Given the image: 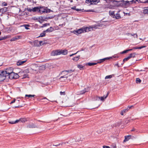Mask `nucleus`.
Masks as SVG:
<instances>
[{
	"label": "nucleus",
	"instance_id": "nucleus-23",
	"mask_svg": "<svg viewBox=\"0 0 148 148\" xmlns=\"http://www.w3.org/2000/svg\"><path fill=\"white\" fill-rule=\"evenodd\" d=\"M136 55V54L135 53H130L129 56L130 58H134L135 56Z\"/></svg>",
	"mask_w": 148,
	"mask_h": 148
},
{
	"label": "nucleus",
	"instance_id": "nucleus-18",
	"mask_svg": "<svg viewBox=\"0 0 148 148\" xmlns=\"http://www.w3.org/2000/svg\"><path fill=\"white\" fill-rule=\"evenodd\" d=\"M108 95V93L106 96H104L103 97H100V100L102 101H103L107 97Z\"/></svg>",
	"mask_w": 148,
	"mask_h": 148
},
{
	"label": "nucleus",
	"instance_id": "nucleus-34",
	"mask_svg": "<svg viewBox=\"0 0 148 148\" xmlns=\"http://www.w3.org/2000/svg\"><path fill=\"white\" fill-rule=\"evenodd\" d=\"M136 81L137 83H140L141 82V80L139 78H137Z\"/></svg>",
	"mask_w": 148,
	"mask_h": 148
},
{
	"label": "nucleus",
	"instance_id": "nucleus-26",
	"mask_svg": "<svg viewBox=\"0 0 148 148\" xmlns=\"http://www.w3.org/2000/svg\"><path fill=\"white\" fill-rule=\"evenodd\" d=\"M45 44V42H43L42 41H39V46H40L43 45Z\"/></svg>",
	"mask_w": 148,
	"mask_h": 148
},
{
	"label": "nucleus",
	"instance_id": "nucleus-48",
	"mask_svg": "<svg viewBox=\"0 0 148 148\" xmlns=\"http://www.w3.org/2000/svg\"><path fill=\"white\" fill-rule=\"evenodd\" d=\"M126 34L127 36H132V34L130 33H127Z\"/></svg>",
	"mask_w": 148,
	"mask_h": 148
},
{
	"label": "nucleus",
	"instance_id": "nucleus-39",
	"mask_svg": "<svg viewBox=\"0 0 148 148\" xmlns=\"http://www.w3.org/2000/svg\"><path fill=\"white\" fill-rule=\"evenodd\" d=\"M33 8H27V10L29 11V12H33Z\"/></svg>",
	"mask_w": 148,
	"mask_h": 148
},
{
	"label": "nucleus",
	"instance_id": "nucleus-29",
	"mask_svg": "<svg viewBox=\"0 0 148 148\" xmlns=\"http://www.w3.org/2000/svg\"><path fill=\"white\" fill-rule=\"evenodd\" d=\"M77 67L79 69H82L84 68V66H83L82 65L79 64H78L77 65Z\"/></svg>",
	"mask_w": 148,
	"mask_h": 148
},
{
	"label": "nucleus",
	"instance_id": "nucleus-55",
	"mask_svg": "<svg viewBox=\"0 0 148 148\" xmlns=\"http://www.w3.org/2000/svg\"><path fill=\"white\" fill-rule=\"evenodd\" d=\"M14 121H15V123H18V122L20 121V119L19 120H17Z\"/></svg>",
	"mask_w": 148,
	"mask_h": 148
},
{
	"label": "nucleus",
	"instance_id": "nucleus-11",
	"mask_svg": "<svg viewBox=\"0 0 148 148\" xmlns=\"http://www.w3.org/2000/svg\"><path fill=\"white\" fill-rule=\"evenodd\" d=\"M11 36L10 35H8L6 36H5L3 37H0V41L6 39L7 38H10Z\"/></svg>",
	"mask_w": 148,
	"mask_h": 148
},
{
	"label": "nucleus",
	"instance_id": "nucleus-47",
	"mask_svg": "<svg viewBox=\"0 0 148 148\" xmlns=\"http://www.w3.org/2000/svg\"><path fill=\"white\" fill-rule=\"evenodd\" d=\"M95 100H100V97L98 96H96L95 98Z\"/></svg>",
	"mask_w": 148,
	"mask_h": 148
},
{
	"label": "nucleus",
	"instance_id": "nucleus-17",
	"mask_svg": "<svg viewBox=\"0 0 148 148\" xmlns=\"http://www.w3.org/2000/svg\"><path fill=\"white\" fill-rule=\"evenodd\" d=\"M39 42L38 40H35L34 42V45L35 46L39 47Z\"/></svg>",
	"mask_w": 148,
	"mask_h": 148
},
{
	"label": "nucleus",
	"instance_id": "nucleus-4",
	"mask_svg": "<svg viewBox=\"0 0 148 148\" xmlns=\"http://www.w3.org/2000/svg\"><path fill=\"white\" fill-rule=\"evenodd\" d=\"M7 78V76L3 71L0 72V81H2Z\"/></svg>",
	"mask_w": 148,
	"mask_h": 148
},
{
	"label": "nucleus",
	"instance_id": "nucleus-64",
	"mask_svg": "<svg viewBox=\"0 0 148 148\" xmlns=\"http://www.w3.org/2000/svg\"><path fill=\"white\" fill-rule=\"evenodd\" d=\"M148 8H146L144 10H146V11L148 10Z\"/></svg>",
	"mask_w": 148,
	"mask_h": 148
},
{
	"label": "nucleus",
	"instance_id": "nucleus-21",
	"mask_svg": "<svg viewBox=\"0 0 148 148\" xmlns=\"http://www.w3.org/2000/svg\"><path fill=\"white\" fill-rule=\"evenodd\" d=\"M80 56H78L74 57L72 59L73 60L77 62V61L79 59Z\"/></svg>",
	"mask_w": 148,
	"mask_h": 148
},
{
	"label": "nucleus",
	"instance_id": "nucleus-43",
	"mask_svg": "<svg viewBox=\"0 0 148 148\" xmlns=\"http://www.w3.org/2000/svg\"><path fill=\"white\" fill-rule=\"evenodd\" d=\"M132 36H133L134 38H137L138 37V36L136 34H132Z\"/></svg>",
	"mask_w": 148,
	"mask_h": 148
},
{
	"label": "nucleus",
	"instance_id": "nucleus-32",
	"mask_svg": "<svg viewBox=\"0 0 148 148\" xmlns=\"http://www.w3.org/2000/svg\"><path fill=\"white\" fill-rule=\"evenodd\" d=\"M86 3H90L91 4H92V0H86Z\"/></svg>",
	"mask_w": 148,
	"mask_h": 148
},
{
	"label": "nucleus",
	"instance_id": "nucleus-10",
	"mask_svg": "<svg viewBox=\"0 0 148 148\" xmlns=\"http://www.w3.org/2000/svg\"><path fill=\"white\" fill-rule=\"evenodd\" d=\"M51 55L52 56H55L59 55L58 50L53 51L51 53Z\"/></svg>",
	"mask_w": 148,
	"mask_h": 148
},
{
	"label": "nucleus",
	"instance_id": "nucleus-31",
	"mask_svg": "<svg viewBox=\"0 0 148 148\" xmlns=\"http://www.w3.org/2000/svg\"><path fill=\"white\" fill-rule=\"evenodd\" d=\"M35 95H26L25 96L26 97H34Z\"/></svg>",
	"mask_w": 148,
	"mask_h": 148
},
{
	"label": "nucleus",
	"instance_id": "nucleus-6",
	"mask_svg": "<svg viewBox=\"0 0 148 148\" xmlns=\"http://www.w3.org/2000/svg\"><path fill=\"white\" fill-rule=\"evenodd\" d=\"M68 71H64L62 72V74L63 75L65 74V75L61 77L60 78L61 80V79L62 78L64 79L63 80H66V79H67L68 76L70 75H69L66 76V75H68Z\"/></svg>",
	"mask_w": 148,
	"mask_h": 148
},
{
	"label": "nucleus",
	"instance_id": "nucleus-33",
	"mask_svg": "<svg viewBox=\"0 0 148 148\" xmlns=\"http://www.w3.org/2000/svg\"><path fill=\"white\" fill-rule=\"evenodd\" d=\"M20 121L22 122H25L27 121V120L25 118H22L20 119Z\"/></svg>",
	"mask_w": 148,
	"mask_h": 148
},
{
	"label": "nucleus",
	"instance_id": "nucleus-22",
	"mask_svg": "<svg viewBox=\"0 0 148 148\" xmlns=\"http://www.w3.org/2000/svg\"><path fill=\"white\" fill-rule=\"evenodd\" d=\"M100 1V0H92V4H96Z\"/></svg>",
	"mask_w": 148,
	"mask_h": 148
},
{
	"label": "nucleus",
	"instance_id": "nucleus-13",
	"mask_svg": "<svg viewBox=\"0 0 148 148\" xmlns=\"http://www.w3.org/2000/svg\"><path fill=\"white\" fill-rule=\"evenodd\" d=\"M131 138V136H126L125 137V139L123 141L124 142L128 141Z\"/></svg>",
	"mask_w": 148,
	"mask_h": 148
},
{
	"label": "nucleus",
	"instance_id": "nucleus-8",
	"mask_svg": "<svg viewBox=\"0 0 148 148\" xmlns=\"http://www.w3.org/2000/svg\"><path fill=\"white\" fill-rule=\"evenodd\" d=\"M59 55L61 54H63L64 55H66L67 54L68 51L66 49H61L58 50Z\"/></svg>",
	"mask_w": 148,
	"mask_h": 148
},
{
	"label": "nucleus",
	"instance_id": "nucleus-53",
	"mask_svg": "<svg viewBox=\"0 0 148 148\" xmlns=\"http://www.w3.org/2000/svg\"><path fill=\"white\" fill-rule=\"evenodd\" d=\"M27 76H28V75H27L24 74L23 75V78H25L27 77Z\"/></svg>",
	"mask_w": 148,
	"mask_h": 148
},
{
	"label": "nucleus",
	"instance_id": "nucleus-42",
	"mask_svg": "<svg viewBox=\"0 0 148 148\" xmlns=\"http://www.w3.org/2000/svg\"><path fill=\"white\" fill-rule=\"evenodd\" d=\"M7 8L6 7H4L3 9V12H6L7 11Z\"/></svg>",
	"mask_w": 148,
	"mask_h": 148
},
{
	"label": "nucleus",
	"instance_id": "nucleus-1",
	"mask_svg": "<svg viewBox=\"0 0 148 148\" xmlns=\"http://www.w3.org/2000/svg\"><path fill=\"white\" fill-rule=\"evenodd\" d=\"M95 28L94 27H83L76 30H74L73 33L77 35L80 34L91 31Z\"/></svg>",
	"mask_w": 148,
	"mask_h": 148
},
{
	"label": "nucleus",
	"instance_id": "nucleus-20",
	"mask_svg": "<svg viewBox=\"0 0 148 148\" xmlns=\"http://www.w3.org/2000/svg\"><path fill=\"white\" fill-rule=\"evenodd\" d=\"M44 21L43 18L42 16H40L38 17V21L40 23H42Z\"/></svg>",
	"mask_w": 148,
	"mask_h": 148
},
{
	"label": "nucleus",
	"instance_id": "nucleus-51",
	"mask_svg": "<svg viewBox=\"0 0 148 148\" xmlns=\"http://www.w3.org/2000/svg\"><path fill=\"white\" fill-rule=\"evenodd\" d=\"M24 26L25 27V28L27 29H29V28H28V27L29 26V25H24Z\"/></svg>",
	"mask_w": 148,
	"mask_h": 148
},
{
	"label": "nucleus",
	"instance_id": "nucleus-57",
	"mask_svg": "<svg viewBox=\"0 0 148 148\" xmlns=\"http://www.w3.org/2000/svg\"><path fill=\"white\" fill-rule=\"evenodd\" d=\"M103 148H110L109 146H103Z\"/></svg>",
	"mask_w": 148,
	"mask_h": 148
},
{
	"label": "nucleus",
	"instance_id": "nucleus-56",
	"mask_svg": "<svg viewBox=\"0 0 148 148\" xmlns=\"http://www.w3.org/2000/svg\"><path fill=\"white\" fill-rule=\"evenodd\" d=\"M144 13L145 14H147L148 13V10L146 11V10H144Z\"/></svg>",
	"mask_w": 148,
	"mask_h": 148
},
{
	"label": "nucleus",
	"instance_id": "nucleus-30",
	"mask_svg": "<svg viewBox=\"0 0 148 148\" xmlns=\"http://www.w3.org/2000/svg\"><path fill=\"white\" fill-rule=\"evenodd\" d=\"M66 103L68 104L67 105H66V106H70L74 105V103L70 105V103L69 100H68L66 102Z\"/></svg>",
	"mask_w": 148,
	"mask_h": 148
},
{
	"label": "nucleus",
	"instance_id": "nucleus-61",
	"mask_svg": "<svg viewBox=\"0 0 148 148\" xmlns=\"http://www.w3.org/2000/svg\"><path fill=\"white\" fill-rule=\"evenodd\" d=\"M15 99H14V100L12 101L10 103V104L13 103H14L15 102Z\"/></svg>",
	"mask_w": 148,
	"mask_h": 148
},
{
	"label": "nucleus",
	"instance_id": "nucleus-12",
	"mask_svg": "<svg viewBox=\"0 0 148 148\" xmlns=\"http://www.w3.org/2000/svg\"><path fill=\"white\" fill-rule=\"evenodd\" d=\"M39 7H36L33 8V12H39Z\"/></svg>",
	"mask_w": 148,
	"mask_h": 148
},
{
	"label": "nucleus",
	"instance_id": "nucleus-15",
	"mask_svg": "<svg viewBox=\"0 0 148 148\" xmlns=\"http://www.w3.org/2000/svg\"><path fill=\"white\" fill-rule=\"evenodd\" d=\"M119 13V12H118L116 14H115V16H114V18H115L116 19H118L121 18V17Z\"/></svg>",
	"mask_w": 148,
	"mask_h": 148
},
{
	"label": "nucleus",
	"instance_id": "nucleus-5",
	"mask_svg": "<svg viewBox=\"0 0 148 148\" xmlns=\"http://www.w3.org/2000/svg\"><path fill=\"white\" fill-rule=\"evenodd\" d=\"M3 71L6 75V76H8L10 74L13 72V69L11 67L9 68L6 69Z\"/></svg>",
	"mask_w": 148,
	"mask_h": 148
},
{
	"label": "nucleus",
	"instance_id": "nucleus-35",
	"mask_svg": "<svg viewBox=\"0 0 148 148\" xmlns=\"http://www.w3.org/2000/svg\"><path fill=\"white\" fill-rule=\"evenodd\" d=\"M89 90V87H87L86 88L85 90H84V92L83 93H82V94L84 93H85V92H88Z\"/></svg>",
	"mask_w": 148,
	"mask_h": 148
},
{
	"label": "nucleus",
	"instance_id": "nucleus-7",
	"mask_svg": "<svg viewBox=\"0 0 148 148\" xmlns=\"http://www.w3.org/2000/svg\"><path fill=\"white\" fill-rule=\"evenodd\" d=\"M120 2L119 1H112L110 3L111 4H112L113 5H112V6H109L108 7L110 8H113L114 7V6H118V4Z\"/></svg>",
	"mask_w": 148,
	"mask_h": 148
},
{
	"label": "nucleus",
	"instance_id": "nucleus-36",
	"mask_svg": "<svg viewBox=\"0 0 148 148\" xmlns=\"http://www.w3.org/2000/svg\"><path fill=\"white\" fill-rule=\"evenodd\" d=\"M112 75H110L106 76V77L105 78V79L111 78L112 77Z\"/></svg>",
	"mask_w": 148,
	"mask_h": 148
},
{
	"label": "nucleus",
	"instance_id": "nucleus-60",
	"mask_svg": "<svg viewBox=\"0 0 148 148\" xmlns=\"http://www.w3.org/2000/svg\"><path fill=\"white\" fill-rule=\"evenodd\" d=\"M47 23L44 24L43 25V26L42 27H46L47 26Z\"/></svg>",
	"mask_w": 148,
	"mask_h": 148
},
{
	"label": "nucleus",
	"instance_id": "nucleus-28",
	"mask_svg": "<svg viewBox=\"0 0 148 148\" xmlns=\"http://www.w3.org/2000/svg\"><path fill=\"white\" fill-rule=\"evenodd\" d=\"M45 31H43V32L40 34V36L42 37L44 36L45 35Z\"/></svg>",
	"mask_w": 148,
	"mask_h": 148
},
{
	"label": "nucleus",
	"instance_id": "nucleus-41",
	"mask_svg": "<svg viewBox=\"0 0 148 148\" xmlns=\"http://www.w3.org/2000/svg\"><path fill=\"white\" fill-rule=\"evenodd\" d=\"M23 72L24 73H29V71L28 69H26L24 70Z\"/></svg>",
	"mask_w": 148,
	"mask_h": 148
},
{
	"label": "nucleus",
	"instance_id": "nucleus-49",
	"mask_svg": "<svg viewBox=\"0 0 148 148\" xmlns=\"http://www.w3.org/2000/svg\"><path fill=\"white\" fill-rule=\"evenodd\" d=\"M146 47V46H141V47H138V49H141L145 47Z\"/></svg>",
	"mask_w": 148,
	"mask_h": 148
},
{
	"label": "nucleus",
	"instance_id": "nucleus-54",
	"mask_svg": "<svg viewBox=\"0 0 148 148\" xmlns=\"http://www.w3.org/2000/svg\"><path fill=\"white\" fill-rule=\"evenodd\" d=\"M9 123L11 124H14L15 123L14 121H12L9 122Z\"/></svg>",
	"mask_w": 148,
	"mask_h": 148
},
{
	"label": "nucleus",
	"instance_id": "nucleus-50",
	"mask_svg": "<svg viewBox=\"0 0 148 148\" xmlns=\"http://www.w3.org/2000/svg\"><path fill=\"white\" fill-rule=\"evenodd\" d=\"M87 12H95L94 10H87Z\"/></svg>",
	"mask_w": 148,
	"mask_h": 148
},
{
	"label": "nucleus",
	"instance_id": "nucleus-44",
	"mask_svg": "<svg viewBox=\"0 0 148 148\" xmlns=\"http://www.w3.org/2000/svg\"><path fill=\"white\" fill-rule=\"evenodd\" d=\"M116 57H114V56H113L112 57H107V58H106V60H108V59H112V58H116Z\"/></svg>",
	"mask_w": 148,
	"mask_h": 148
},
{
	"label": "nucleus",
	"instance_id": "nucleus-62",
	"mask_svg": "<svg viewBox=\"0 0 148 148\" xmlns=\"http://www.w3.org/2000/svg\"><path fill=\"white\" fill-rule=\"evenodd\" d=\"M138 49V47H134L133 48V49Z\"/></svg>",
	"mask_w": 148,
	"mask_h": 148
},
{
	"label": "nucleus",
	"instance_id": "nucleus-40",
	"mask_svg": "<svg viewBox=\"0 0 148 148\" xmlns=\"http://www.w3.org/2000/svg\"><path fill=\"white\" fill-rule=\"evenodd\" d=\"M7 5V4L6 2H3L2 3V5L3 6H6Z\"/></svg>",
	"mask_w": 148,
	"mask_h": 148
},
{
	"label": "nucleus",
	"instance_id": "nucleus-38",
	"mask_svg": "<svg viewBox=\"0 0 148 148\" xmlns=\"http://www.w3.org/2000/svg\"><path fill=\"white\" fill-rule=\"evenodd\" d=\"M130 58V57H129V56H128L127 58H124L123 60V61L124 62H125V61H127L128 60H129Z\"/></svg>",
	"mask_w": 148,
	"mask_h": 148
},
{
	"label": "nucleus",
	"instance_id": "nucleus-59",
	"mask_svg": "<svg viewBox=\"0 0 148 148\" xmlns=\"http://www.w3.org/2000/svg\"><path fill=\"white\" fill-rule=\"evenodd\" d=\"M106 60V58H103V59H101L100 60V61H102V62H103V61H104Z\"/></svg>",
	"mask_w": 148,
	"mask_h": 148
},
{
	"label": "nucleus",
	"instance_id": "nucleus-19",
	"mask_svg": "<svg viewBox=\"0 0 148 148\" xmlns=\"http://www.w3.org/2000/svg\"><path fill=\"white\" fill-rule=\"evenodd\" d=\"M36 127V125L32 123L30 124L27 126V127L28 128H33Z\"/></svg>",
	"mask_w": 148,
	"mask_h": 148
},
{
	"label": "nucleus",
	"instance_id": "nucleus-63",
	"mask_svg": "<svg viewBox=\"0 0 148 148\" xmlns=\"http://www.w3.org/2000/svg\"><path fill=\"white\" fill-rule=\"evenodd\" d=\"M29 43L32 45H34V42H30Z\"/></svg>",
	"mask_w": 148,
	"mask_h": 148
},
{
	"label": "nucleus",
	"instance_id": "nucleus-9",
	"mask_svg": "<svg viewBox=\"0 0 148 148\" xmlns=\"http://www.w3.org/2000/svg\"><path fill=\"white\" fill-rule=\"evenodd\" d=\"M39 12L40 13H42L44 12H47V11L46 9L44 7H39Z\"/></svg>",
	"mask_w": 148,
	"mask_h": 148
},
{
	"label": "nucleus",
	"instance_id": "nucleus-37",
	"mask_svg": "<svg viewBox=\"0 0 148 148\" xmlns=\"http://www.w3.org/2000/svg\"><path fill=\"white\" fill-rule=\"evenodd\" d=\"M18 38L16 37H14L11 38L10 40L11 41H14L16 40Z\"/></svg>",
	"mask_w": 148,
	"mask_h": 148
},
{
	"label": "nucleus",
	"instance_id": "nucleus-27",
	"mask_svg": "<svg viewBox=\"0 0 148 148\" xmlns=\"http://www.w3.org/2000/svg\"><path fill=\"white\" fill-rule=\"evenodd\" d=\"M127 109L123 110L121 111V114L122 115H124V114H125V113L126 112V111H127Z\"/></svg>",
	"mask_w": 148,
	"mask_h": 148
},
{
	"label": "nucleus",
	"instance_id": "nucleus-46",
	"mask_svg": "<svg viewBox=\"0 0 148 148\" xmlns=\"http://www.w3.org/2000/svg\"><path fill=\"white\" fill-rule=\"evenodd\" d=\"M133 107H134V106H130L128 107L127 108V110H130V108H133Z\"/></svg>",
	"mask_w": 148,
	"mask_h": 148
},
{
	"label": "nucleus",
	"instance_id": "nucleus-3",
	"mask_svg": "<svg viewBox=\"0 0 148 148\" xmlns=\"http://www.w3.org/2000/svg\"><path fill=\"white\" fill-rule=\"evenodd\" d=\"M18 77L19 76L17 73H15L13 72L7 76V78L11 79H16L18 78Z\"/></svg>",
	"mask_w": 148,
	"mask_h": 148
},
{
	"label": "nucleus",
	"instance_id": "nucleus-25",
	"mask_svg": "<svg viewBox=\"0 0 148 148\" xmlns=\"http://www.w3.org/2000/svg\"><path fill=\"white\" fill-rule=\"evenodd\" d=\"M109 14L113 18H114V16H115V14H114V12L113 11H110Z\"/></svg>",
	"mask_w": 148,
	"mask_h": 148
},
{
	"label": "nucleus",
	"instance_id": "nucleus-58",
	"mask_svg": "<svg viewBox=\"0 0 148 148\" xmlns=\"http://www.w3.org/2000/svg\"><path fill=\"white\" fill-rule=\"evenodd\" d=\"M33 19L35 20H37L38 21V17H34L33 18Z\"/></svg>",
	"mask_w": 148,
	"mask_h": 148
},
{
	"label": "nucleus",
	"instance_id": "nucleus-16",
	"mask_svg": "<svg viewBox=\"0 0 148 148\" xmlns=\"http://www.w3.org/2000/svg\"><path fill=\"white\" fill-rule=\"evenodd\" d=\"M26 62L25 61H19L17 62V65L19 66L24 63Z\"/></svg>",
	"mask_w": 148,
	"mask_h": 148
},
{
	"label": "nucleus",
	"instance_id": "nucleus-52",
	"mask_svg": "<svg viewBox=\"0 0 148 148\" xmlns=\"http://www.w3.org/2000/svg\"><path fill=\"white\" fill-rule=\"evenodd\" d=\"M78 52V51H77L76 53H73L70 55L69 56L70 57H71L72 56H73L74 55H75Z\"/></svg>",
	"mask_w": 148,
	"mask_h": 148
},
{
	"label": "nucleus",
	"instance_id": "nucleus-2",
	"mask_svg": "<svg viewBox=\"0 0 148 148\" xmlns=\"http://www.w3.org/2000/svg\"><path fill=\"white\" fill-rule=\"evenodd\" d=\"M121 1L123 2V4L124 6L126 7H128L132 4L135 3V2L134 0L129 1H125L124 0H122Z\"/></svg>",
	"mask_w": 148,
	"mask_h": 148
},
{
	"label": "nucleus",
	"instance_id": "nucleus-45",
	"mask_svg": "<svg viewBox=\"0 0 148 148\" xmlns=\"http://www.w3.org/2000/svg\"><path fill=\"white\" fill-rule=\"evenodd\" d=\"M128 51V50H125V51L121 52V54L125 53H126Z\"/></svg>",
	"mask_w": 148,
	"mask_h": 148
},
{
	"label": "nucleus",
	"instance_id": "nucleus-24",
	"mask_svg": "<svg viewBox=\"0 0 148 148\" xmlns=\"http://www.w3.org/2000/svg\"><path fill=\"white\" fill-rule=\"evenodd\" d=\"M97 64L96 63H92V62H89L86 64V65H88L89 66H92L95 65Z\"/></svg>",
	"mask_w": 148,
	"mask_h": 148
},
{
	"label": "nucleus",
	"instance_id": "nucleus-14",
	"mask_svg": "<svg viewBox=\"0 0 148 148\" xmlns=\"http://www.w3.org/2000/svg\"><path fill=\"white\" fill-rule=\"evenodd\" d=\"M54 30V29L52 27H50L45 30L46 32H50Z\"/></svg>",
	"mask_w": 148,
	"mask_h": 148
}]
</instances>
